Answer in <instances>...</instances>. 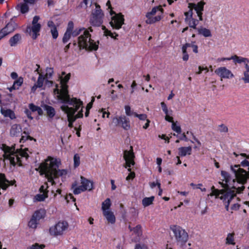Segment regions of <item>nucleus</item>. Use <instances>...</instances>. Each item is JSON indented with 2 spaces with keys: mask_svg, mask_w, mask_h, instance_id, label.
I'll list each match as a JSON object with an SVG mask.
<instances>
[{
  "mask_svg": "<svg viewBox=\"0 0 249 249\" xmlns=\"http://www.w3.org/2000/svg\"><path fill=\"white\" fill-rule=\"evenodd\" d=\"M61 161L51 157L45 160V162L40 164L39 168L41 175H45L48 181L53 185L55 183L54 179L59 177H63L67 174L66 169H58Z\"/></svg>",
  "mask_w": 249,
  "mask_h": 249,
  "instance_id": "f257e3e1",
  "label": "nucleus"
},
{
  "mask_svg": "<svg viewBox=\"0 0 249 249\" xmlns=\"http://www.w3.org/2000/svg\"><path fill=\"white\" fill-rule=\"evenodd\" d=\"M3 151L4 158L10 161L11 164L15 166L18 164L21 166L22 165L24 160H26L29 155L25 150H15V146H8L5 144H2L1 147Z\"/></svg>",
  "mask_w": 249,
  "mask_h": 249,
  "instance_id": "f03ea898",
  "label": "nucleus"
},
{
  "mask_svg": "<svg viewBox=\"0 0 249 249\" xmlns=\"http://www.w3.org/2000/svg\"><path fill=\"white\" fill-rule=\"evenodd\" d=\"M99 41L95 42L91 38V35L88 30H85L82 35L77 38V41H74L73 45L76 47L79 51L83 49L87 51H96L98 49Z\"/></svg>",
  "mask_w": 249,
  "mask_h": 249,
  "instance_id": "7ed1b4c3",
  "label": "nucleus"
},
{
  "mask_svg": "<svg viewBox=\"0 0 249 249\" xmlns=\"http://www.w3.org/2000/svg\"><path fill=\"white\" fill-rule=\"evenodd\" d=\"M70 76V73L65 75V72H62V75L60 77L61 89L59 90L56 88L54 89V92H56L59 94V99L62 101V102L68 104H74V102H76V98H71L68 93L67 83L69 81Z\"/></svg>",
  "mask_w": 249,
  "mask_h": 249,
  "instance_id": "20e7f679",
  "label": "nucleus"
},
{
  "mask_svg": "<svg viewBox=\"0 0 249 249\" xmlns=\"http://www.w3.org/2000/svg\"><path fill=\"white\" fill-rule=\"evenodd\" d=\"M221 175L223 178V181L225 183H222L225 190H231L235 191L236 194L241 193L245 189L244 185L245 183H241L238 178H232L229 173L225 171H221Z\"/></svg>",
  "mask_w": 249,
  "mask_h": 249,
  "instance_id": "39448f33",
  "label": "nucleus"
},
{
  "mask_svg": "<svg viewBox=\"0 0 249 249\" xmlns=\"http://www.w3.org/2000/svg\"><path fill=\"white\" fill-rule=\"evenodd\" d=\"M205 4L206 3L203 0H201L197 3H189L188 4L189 10L184 13V16H185L184 20L190 28L196 29V26L199 23L197 19L193 18V9H194L196 12L203 11Z\"/></svg>",
  "mask_w": 249,
  "mask_h": 249,
  "instance_id": "423d86ee",
  "label": "nucleus"
},
{
  "mask_svg": "<svg viewBox=\"0 0 249 249\" xmlns=\"http://www.w3.org/2000/svg\"><path fill=\"white\" fill-rule=\"evenodd\" d=\"M231 171L234 174L239 181L242 183H246L249 179V160H244L241 162L240 165L231 166Z\"/></svg>",
  "mask_w": 249,
  "mask_h": 249,
  "instance_id": "0eeeda50",
  "label": "nucleus"
},
{
  "mask_svg": "<svg viewBox=\"0 0 249 249\" xmlns=\"http://www.w3.org/2000/svg\"><path fill=\"white\" fill-rule=\"evenodd\" d=\"M212 192L210 193V196H215L216 198H219L223 201L225 205V208L227 211L229 210V207L231 201L236 196V194L235 191L224 189L218 190L215 189L214 186L211 187Z\"/></svg>",
  "mask_w": 249,
  "mask_h": 249,
  "instance_id": "6e6552de",
  "label": "nucleus"
},
{
  "mask_svg": "<svg viewBox=\"0 0 249 249\" xmlns=\"http://www.w3.org/2000/svg\"><path fill=\"white\" fill-rule=\"evenodd\" d=\"M170 229L174 233L177 245L182 247L185 245L189 238L188 233L181 227L177 225H173Z\"/></svg>",
  "mask_w": 249,
  "mask_h": 249,
  "instance_id": "1a4fd4ad",
  "label": "nucleus"
},
{
  "mask_svg": "<svg viewBox=\"0 0 249 249\" xmlns=\"http://www.w3.org/2000/svg\"><path fill=\"white\" fill-rule=\"evenodd\" d=\"M76 101L74 102V104H69L74 107H70L67 105H63L61 107V110L67 114L69 122L73 123L76 120L77 117L74 114L79 109V107L82 106L83 103L80 100L76 99Z\"/></svg>",
  "mask_w": 249,
  "mask_h": 249,
  "instance_id": "9d476101",
  "label": "nucleus"
},
{
  "mask_svg": "<svg viewBox=\"0 0 249 249\" xmlns=\"http://www.w3.org/2000/svg\"><path fill=\"white\" fill-rule=\"evenodd\" d=\"M163 9L160 6H156L152 8L150 12L146 13L145 16L147 19L145 22L148 24H152L159 21L162 18Z\"/></svg>",
  "mask_w": 249,
  "mask_h": 249,
  "instance_id": "9b49d317",
  "label": "nucleus"
},
{
  "mask_svg": "<svg viewBox=\"0 0 249 249\" xmlns=\"http://www.w3.org/2000/svg\"><path fill=\"white\" fill-rule=\"evenodd\" d=\"M95 8L92 11L89 22L93 26L99 27L103 22L104 13L99 5L95 3Z\"/></svg>",
  "mask_w": 249,
  "mask_h": 249,
  "instance_id": "f8f14e48",
  "label": "nucleus"
},
{
  "mask_svg": "<svg viewBox=\"0 0 249 249\" xmlns=\"http://www.w3.org/2000/svg\"><path fill=\"white\" fill-rule=\"evenodd\" d=\"M130 148L131 149V150H125L124 153V158L125 160L126 164L125 167H129V168L128 169V171L130 172V173L126 178V179L127 180L132 179L135 177V173L134 172H131V169L130 168L131 165H134L135 164V161L134 160L135 155L132 150V147L131 146Z\"/></svg>",
  "mask_w": 249,
  "mask_h": 249,
  "instance_id": "ddd939ff",
  "label": "nucleus"
},
{
  "mask_svg": "<svg viewBox=\"0 0 249 249\" xmlns=\"http://www.w3.org/2000/svg\"><path fill=\"white\" fill-rule=\"evenodd\" d=\"M40 18L38 16H35L33 19L32 24V26L27 27L26 32L29 33L32 36L33 39H36L39 35V32L41 29V24L38 23Z\"/></svg>",
  "mask_w": 249,
  "mask_h": 249,
  "instance_id": "4468645a",
  "label": "nucleus"
},
{
  "mask_svg": "<svg viewBox=\"0 0 249 249\" xmlns=\"http://www.w3.org/2000/svg\"><path fill=\"white\" fill-rule=\"evenodd\" d=\"M69 227V224L65 221H60L49 229L50 233L54 236L62 235Z\"/></svg>",
  "mask_w": 249,
  "mask_h": 249,
  "instance_id": "2eb2a0df",
  "label": "nucleus"
},
{
  "mask_svg": "<svg viewBox=\"0 0 249 249\" xmlns=\"http://www.w3.org/2000/svg\"><path fill=\"white\" fill-rule=\"evenodd\" d=\"M110 13L111 15L115 14L114 16L111 17V20L110 22L111 26L113 29L117 30L120 29L122 25L124 24V16L122 13L115 14L112 9H111Z\"/></svg>",
  "mask_w": 249,
  "mask_h": 249,
  "instance_id": "dca6fc26",
  "label": "nucleus"
},
{
  "mask_svg": "<svg viewBox=\"0 0 249 249\" xmlns=\"http://www.w3.org/2000/svg\"><path fill=\"white\" fill-rule=\"evenodd\" d=\"M112 123L116 126H121L125 130H128L130 128V120L124 115L114 117Z\"/></svg>",
  "mask_w": 249,
  "mask_h": 249,
  "instance_id": "f3484780",
  "label": "nucleus"
},
{
  "mask_svg": "<svg viewBox=\"0 0 249 249\" xmlns=\"http://www.w3.org/2000/svg\"><path fill=\"white\" fill-rule=\"evenodd\" d=\"M44 211L42 210L36 211L32 216L28 222V226L30 228L36 229L39 223V221L44 217Z\"/></svg>",
  "mask_w": 249,
  "mask_h": 249,
  "instance_id": "a211bd4d",
  "label": "nucleus"
},
{
  "mask_svg": "<svg viewBox=\"0 0 249 249\" xmlns=\"http://www.w3.org/2000/svg\"><path fill=\"white\" fill-rule=\"evenodd\" d=\"M214 72L221 78L229 79L234 76L231 71L225 67L218 68L215 70Z\"/></svg>",
  "mask_w": 249,
  "mask_h": 249,
  "instance_id": "6ab92c4d",
  "label": "nucleus"
},
{
  "mask_svg": "<svg viewBox=\"0 0 249 249\" xmlns=\"http://www.w3.org/2000/svg\"><path fill=\"white\" fill-rule=\"evenodd\" d=\"M10 135L11 137H18L22 133V127L19 124H14L10 129Z\"/></svg>",
  "mask_w": 249,
  "mask_h": 249,
  "instance_id": "aec40b11",
  "label": "nucleus"
},
{
  "mask_svg": "<svg viewBox=\"0 0 249 249\" xmlns=\"http://www.w3.org/2000/svg\"><path fill=\"white\" fill-rule=\"evenodd\" d=\"M81 184L85 191H91L93 189V183L85 177L81 176Z\"/></svg>",
  "mask_w": 249,
  "mask_h": 249,
  "instance_id": "412c9836",
  "label": "nucleus"
},
{
  "mask_svg": "<svg viewBox=\"0 0 249 249\" xmlns=\"http://www.w3.org/2000/svg\"><path fill=\"white\" fill-rule=\"evenodd\" d=\"M231 60H232L235 64H241L244 63L245 68H246L247 65H249V59L246 57L242 56H238L236 55H234L231 57Z\"/></svg>",
  "mask_w": 249,
  "mask_h": 249,
  "instance_id": "4be33fe9",
  "label": "nucleus"
},
{
  "mask_svg": "<svg viewBox=\"0 0 249 249\" xmlns=\"http://www.w3.org/2000/svg\"><path fill=\"white\" fill-rule=\"evenodd\" d=\"M14 31V28L12 26V24L10 23H8L5 27L3 28L0 31V36H1L2 38L6 36L7 35L9 34L10 33Z\"/></svg>",
  "mask_w": 249,
  "mask_h": 249,
  "instance_id": "5701e85b",
  "label": "nucleus"
},
{
  "mask_svg": "<svg viewBox=\"0 0 249 249\" xmlns=\"http://www.w3.org/2000/svg\"><path fill=\"white\" fill-rule=\"evenodd\" d=\"M48 26L50 28V32L53 38L56 39L58 36V33L57 28L52 20H49L47 23Z\"/></svg>",
  "mask_w": 249,
  "mask_h": 249,
  "instance_id": "b1692460",
  "label": "nucleus"
},
{
  "mask_svg": "<svg viewBox=\"0 0 249 249\" xmlns=\"http://www.w3.org/2000/svg\"><path fill=\"white\" fill-rule=\"evenodd\" d=\"M0 113L4 117H9L11 120L15 119L16 118L14 112L10 109H5L1 107Z\"/></svg>",
  "mask_w": 249,
  "mask_h": 249,
  "instance_id": "393cba45",
  "label": "nucleus"
},
{
  "mask_svg": "<svg viewBox=\"0 0 249 249\" xmlns=\"http://www.w3.org/2000/svg\"><path fill=\"white\" fill-rule=\"evenodd\" d=\"M43 108L46 111L47 115L49 119H52L54 117L56 112L53 107L48 105H44Z\"/></svg>",
  "mask_w": 249,
  "mask_h": 249,
  "instance_id": "a878e982",
  "label": "nucleus"
},
{
  "mask_svg": "<svg viewBox=\"0 0 249 249\" xmlns=\"http://www.w3.org/2000/svg\"><path fill=\"white\" fill-rule=\"evenodd\" d=\"M21 36L20 34H16L13 36L11 37L9 40V42L10 45L11 47L16 46L21 40Z\"/></svg>",
  "mask_w": 249,
  "mask_h": 249,
  "instance_id": "bb28decb",
  "label": "nucleus"
},
{
  "mask_svg": "<svg viewBox=\"0 0 249 249\" xmlns=\"http://www.w3.org/2000/svg\"><path fill=\"white\" fill-rule=\"evenodd\" d=\"M9 181L6 178L4 174L0 173V189L6 190L9 187L8 183Z\"/></svg>",
  "mask_w": 249,
  "mask_h": 249,
  "instance_id": "cd10ccee",
  "label": "nucleus"
},
{
  "mask_svg": "<svg viewBox=\"0 0 249 249\" xmlns=\"http://www.w3.org/2000/svg\"><path fill=\"white\" fill-rule=\"evenodd\" d=\"M196 29L198 35H202L205 37H211L212 36L211 31L207 28L200 27V28H196Z\"/></svg>",
  "mask_w": 249,
  "mask_h": 249,
  "instance_id": "c85d7f7f",
  "label": "nucleus"
},
{
  "mask_svg": "<svg viewBox=\"0 0 249 249\" xmlns=\"http://www.w3.org/2000/svg\"><path fill=\"white\" fill-rule=\"evenodd\" d=\"M104 216L109 223L114 224L116 221L115 217L113 213L110 211H107L103 213Z\"/></svg>",
  "mask_w": 249,
  "mask_h": 249,
  "instance_id": "c756f323",
  "label": "nucleus"
},
{
  "mask_svg": "<svg viewBox=\"0 0 249 249\" xmlns=\"http://www.w3.org/2000/svg\"><path fill=\"white\" fill-rule=\"evenodd\" d=\"M191 152L192 147L191 146L181 147L178 148V154L181 157H184L187 154L190 155Z\"/></svg>",
  "mask_w": 249,
  "mask_h": 249,
  "instance_id": "7c9ffc66",
  "label": "nucleus"
},
{
  "mask_svg": "<svg viewBox=\"0 0 249 249\" xmlns=\"http://www.w3.org/2000/svg\"><path fill=\"white\" fill-rule=\"evenodd\" d=\"M71 188L73 189V193L75 195H78L80 194L81 192L86 191L85 190H84V189L83 188L82 185L77 187L76 182L72 184Z\"/></svg>",
  "mask_w": 249,
  "mask_h": 249,
  "instance_id": "2f4dec72",
  "label": "nucleus"
},
{
  "mask_svg": "<svg viewBox=\"0 0 249 249\" xmlns=\"http://www.w3.org/2000/svg\"><path fill=\"white\" fill-rule=\"evenodd\" d=\"M111 205V203L110 198H107L102 204V209L103 210V212L104 213L105 212L109 211Z\"/></svg>",
  "mask_w": 249,
  "mask_h": 249,
  "instance_id": "473e14b6",
  "label": "nucleus"
},
{
  "mask_svg": "<svg viewBox=\"0 0 249 249\" xmlns=\"http://www.w3.org/2000/svg\"><path fill=\"white\" fill-rule=\"evenodd\" d=\"M155 197L151 196L149 197H144L142 200V204L144 207H147L153 204V202L154 200Z\"/></svg>",
  "mask_w": 249,
  "mask_h": 249,
  "instance_id": "72a5a7b5",
  "label": "nucleus"
},
{
  "mask_svg": "<svg viewBox=\"0 0 249 249\" xmlns=\"http://www.w3.org/2000/svg\"><path fill=\"white\" fill-rule=\"evenodd\" d=\"M246 70L243 72V77L241 78L244 83H249V65H247Z\"/></svg>",
  "mask_w": 249,
  "mask_h": 249,
  "instance_id": "f704fd0d",
  "label": "nucleus"
},
{
  "mask_svg": "<svg viewBox=\"0 0 249 249\" xmlns=\"http://www.w3.org/2000/svg\"><path fill=\"white\" fill-rule=\"evenodd\" d=\"M234 233H230L228 234L227 237L226 239V243L227 244L232 245H234L235 244V243L234 242Z\"/></svg>",
  "mask_w": 249,
  "mask_h": 249,
  "instance_id": "c9c22d12",
  "label": "nucleus"
},
{
  "mask_svg": "<svg viewBox=\"0 0 249 249\" xmlns=\"http://www.w3.org/2000/svg\"><path fill=\"white\" fill-rule=\"evenodd\" d=\"M23 82V79L22 77H19L17 80H16L12 87L13 89H18L19 87L21 86Z\"/></svg>",
  "mask_w": 249,
  "mask_h": 249,
  "instance_id": "e433bc0d",
  "label": "nucleus"
},
{
  "mask_svg": "<svg viewBox=\"0 0 249 249\" xmlns=\"http://www.w3.org/2000/svg\"><path fill=\"white\" fill-rule=\"evenodd\" d=\"M18 7H19L20 12L22 14L27 13L29 11V7L25 3H21L18 5Z\"/></svg>",
  "mask_w": 249,
  "mask_h": 249,
  "instance_id": "4c0bfd02",
  "label": "nucleus"
},
{
  "mask_svg": "<svg viewBox=\"0 0 249 249\" xmlns=\"http://www.w3.org/2000/svg\"><path fill=\"white\" fill-rule=\"evenodd\" d=\"M46 78L41 74H39L36 83L38 88L42 87Z\"/></svg>",
  "mask_w": 249,
  "mask_h": 249,
  "instance_id": "58836bf2",
  "label": "nucleus"
},
{
  "mask_svg": "<svg viewBox=\"0 0 249 249\" xmlns=\"http://www.w3.org/2000/svg\"><path fill=\"white\" fill-rule=\"evenodd\" d=\"M74 167L75 168L79 166L80 163V158L78 154H75L73 157Z\"/></svg>",
  "mask_w": 249,
  "mask_h": 249,
  "instance_id": "ea45409f",
  "label": "nucleus"
},
{
  "mask_svg": "<svg viewBox=\"0 0 249 249\" xmlns=\"http://www.w3.org/2000/svg\"><path fill=\"white\" fill-rule=\"evenodd\" d=\"M71 33L68 32H65L62 38V42L63 43H66L71 38Z\"/></svg>",
  "mask_w": 249,
  "mask_h": 249,
  "instance_id": "a19ab883",
  "label": "nucleus"
},
{
  "mask_svg": "<svg viewBox=\"0 0 249 249\" xmlns=\"http://www.w3.org/2000/svg\"><path fill=\"white\" fill-rule=\"evenodd\" d=\"M134 232L138 236L142 234V226L141 225H137L133 229Z\"/></svg>",
  "mask_w": 249,
  "mask_h": 249,
  "instance_id": "79ce46f5",
  "label": "nucleus"
},
{
  "mask_svg": "<svg viewBox=\"0 0 249 249\" xmlns=\"http://www.w3.org/2000/svg\"><path fill=\"white\" fill-rule=\"evenodd\" d=\"M172 129L173 131L176 132L178 134L181 132V128L179 125H178L175 122H173L172 124Z\"/></svg>",
  "mask_w": 249,
  "mask_h": 249,
  "instance_id": "37998d69",
  "label": "nucleus"
},
{
  "mask_svg": "<svg viewBox=\"0 0 249 249\" xmlns=\"http://www.w3.org/2000/svg\"><path fill=\"white\" fill-rule=\"evenodd\" d=\"M85 30V28H76L74 30H73V31L71 32V36H72L73 37L76 36L78 35H79L82 31H84Z\"/></svg>",
  "mask_w": 249,
  "mask_h": 249,
  "instance_id": "c03bdc74",
  "label": "nucleus"
},
{
  "mask_svg": "<svg viewBox=\"0 0 249 249\" xmlns=\"http://www.w3.org/2000/svg\"><path fill=\"white\" fill-rule=\"evenodd\" d=\"M219 131L221 133H227L228 132V127L224 124H221L218 125Z\"/></svg>",
  "mask_w": 249,
  "mask_h": 249,
  "instance_id": "a18cd8bd",
  "label": "nucleus"
},
{
  "mask_svg": "<svg viewBox=\"0 0 249 249\" xmlns=\"http://www.w3.org/2000/svg\"><path fill=\"white\" fill-rule=\"evenodd\" d=\"M47 197V195L45 194L44 193L43 194H37L36 196V199L38 201H42L44 200L45 198Z\"/></svg>",
  "mask_w": 249,
  "mask_h": 249,
  "instance_id": "49530a36",
  "label": "nucleus"
},
{
  "mask_svg": "<svg viewBox=\"0 0 249 249\" xmlns=\"http://www.w3.org/2000/svg\"><path fill=\"white\" fill-rule=\"evenodd\" d=\"M124 109L125 114L127 116H130L131 115H134V113H135L131 110V108L129 106H125Z\"/></svg>",
  "mask_w": 249,
  "mask_h": 249,
  "instance_id": "de8ad7c7",
  "label": "nucleus"
},
{
  "mask_svg": "<svg viewBox=\"0 0 249 249\" xmlns=\"http://www.w3.org/2000/svg\"><path fill=\"white\" fill-rule=\"evenodd\" d=\"M46 71L47 72L45 74V77L46 78H50L52 76L53 72V69L51 68H47Z\"/></svg>",
  "mask_w": 249,
  "mask_h": 249,
  "instance_id": "09e8293b",
  "label": "nucleus"
},
{
  "mask_svg": "<svg viewBox=\"0 0 249 249\" xmlns=\"http://www.w3.org/2000/svg\"><path fill=\"white\" fill-rule=\"evenodd\" d=\"M134 116L138 118L141 120L144 121L147 120V115L145 114H138L137 113H134Z\"/></svg>",
  "mask_w": 249,
  "mask_h": 249,
  "instance_id": "8fccbe9b",
  "label": "nucleus"
},
{
  "mask_svg": "<svg viewBox=\"0 0 249 249\" xmlns=\"http://www.w3.org/2000/svg\"><path fill=\"white\" fill-rule=\"evenodd\" d=\"M74 24L72 21H70L68 22V26L66 29V32H70L71 33V32L73 30Z\"/></svg>",
  "mask_w": 249,
  "mask_h": 249,
  "instance_id": "3c124183",
  "label": "nucleus"
},
{
  "mask_svg": "<svg viewBox=\"0 0 249 249\" xmlns=\"http://www.w3.org/2000/svg\"><path fill=\"white\" fill-rule=\"evenodd\" d=\"M45 247L44 245H39L37 243L32 245L29 249H43Z\"/></svg>",
  "mask_w": 249,
  "mask_h": 249,
  "instance_id": "603ef678",
  "label": "nucleus"
},
{
  "mask_svg": "<svg viewBox=\"0 0 249 249\" xmlns=\"http://www.w3.org/2000/svg\"><path fill=\"white\" fill-rule=\"evenodd\" d=\"M162 109L165 114H168V110L166 104L162 102L160 104Z\"/></svg>",
  "mask_w": 249,
  "mask_h": 249,
  "instance_id": "864d4df0",
  "label": "nucleus"
},
{
  "mask_svg": "<svg viewBox=\"0 0 249 249\" xmlns=\"http://www.w3.org/2000/svg\"><path fill=\"white\" fill-rule=\"evenodd\" d=\"M38 106L35 105L33 103H31L29 105V107L31 111L36 112V111L37 108Z\"/></svg>",
  "mask_w": 249,
  "mask_h": 249,
  "instance_id": "5fc2aeb1",
  "label": "nucleus"
},
{
  "mask_svg": "<svg viewBox=\"0 0 249 249\" xmlns=\"http://www.w3.org/2000/svg\"><path fill=\"white\" fill-rule=\"evenodd\" d=\"M24 112L29 119H30V120L33 119V117L32 116L31 111L29 110L28 109H26L24 111Z\"/></svg>",
  "mask_w": 249,
  "mask_h": 249,
  "instance_id": "6e6d98bb",
  "label": "nucleus"
},
{
  "mask_svg": "<svg viewBox=\"0 0 249 249\" xmlns=\"http://www.w3.org/2000/svg\"><path fill=\"white\" fill-rule=\"evenodd\" d=\"M114 90H112L111 91L110 97L112 100H115L118 98V95L116 94H114Z\"/></svg>",
  "mask_w": 249,
  "mask_h": 249,
  "instance_id": "4d7b16f0",
  "label": "nucleus"
},
{
  "mask_svg": "<svg viewBox=\"0 0 249 249\" xmlns=\"http://www.w3.org/2000/svg\"><path fill=\"white\" fill-rule=\"evenodd\" d=\"M179 139L180 140H183L185 142H188L189 141L187 136H186L184 133H182L179 137Z\"/></svg>",
  "mask_w": 249,
  "mask_h": 249,
  "instance_id": "13d9d810",
  "label": "nucleus"
},
{
  "mask_svg": "<svg viewBox=\"0 0 249 249\" xmlns=\"http://www.w3.org/2000/svg\"><path fill=\"white\" fill-rule=\"evenodd\" d=\"M240 205L237 203L234 204L231 207V210L237 211L239 209Z\"/></svg>",
  "mask_w": 249,
  "mask_h": 249,
  "instance_id": "bf43d9fd",
  "label": "nucleus"
},
{
  "mask_svg": "<svg viewBox=\"0 0 249 249\" xmlns=\"http://www.w3.org/2000/svg\"><path fill=\"white\" fill-rule=\"evenodd\" d=\"M165 119L166 121L169 122H171L173 123V122H174L173 121V118L172 117H171L170 116L168 115V114H166V116H165Z\"/></svg>",
  "mask_w": 249,
  "mask_h": 249,
  "instance_id": "052dcab7",
  "label": "nucleus"
},
{
  "mask_svg": "<svg viewBox=\"0 0 249 249\" xmlns=\"http://www.w3.org/2000/svg\"><path fill=\"white\" fill-rule=\"evenodd\" d=\"M190 185L193 187L194 189H200V186H202V184L201 183H199L198 184H195L194 183H191Z\"/></svg>",
  "mask_w": 249,
  "mask_h": 249,
  "instance_id": "680f3d73",
  "label": "nucleus"
},
{
  "mask_svg": "<svg viewBox=\"0 0 249 249\" xmlns=\"http://www.w3.org/2000/svg\"><path fill=\"white\" fill-rule=\"evenodd\" d=\"M198 69H199V71L196 72V73L198 74H201V72H202V71H203V70H206L207 72L208 71V68L207 67L203 68V67H202L201 66H199L198 67Z\"/></svg>",
  "mask_w": 249,
  "mask_h": 249,
  "instance_id": "e2e57ef3",
  "label": "nucleus"
},
{
  "mask_svg": "<svg viewBox=\"0 0 249 249\" xmlns=\"http://www.w3.org/2000/svg\"><path fill=\"white\" fill-rule=\"evenodd\" d=\"M191 135L193 136L194 140L197 142L199 146H201V143L200 142L196 137V136L194 135L193 132H190Z\"/></svg>",
  "mask_w": 249,
  "mask_h": 249,
  "instance_id": "0e129e2a",
  "label": "nucleus"
},
{
  "mask_svg": "<svg viewBox=\"0 0 249 249\" xmlns=\"http://www.w3.org/2000/svg\"><path fill=\"white\" fill-rule=\"evenodd\" d=\"M202 12L203 11H198V12H196V14H197V15L199 18V20H198V21L200 20V21H202L203 20V18H202Z\"/></svg>",
  "mask_w": 249,
  "mask_h": 249,
  "instance_id": "69168bd1",
  "label": "nucleus"
},
{
  "mask_svg": "<svg viewBox=\"0 0 249 249\" xmlns=\"http://www.w3.org/2000/svg\"><path fill=\"white\" fill-rule=\"evenodd\" d=\"M231 57H222V58H218L217 59V62H221V61H224L225 60H231Z\"/></svg>",
  "mask_w": 249,
  "mask_h": 249,
  "instance_id": "338daca9",
  "label": "nucleus"
},
{
  "mask_svg": "<svg viewBox=\"0 0 249 249\" xmlns=\"http://www.w3.org/2000/svg\"><path fill=\"white\" fill-rule=\"evenodd\" d=\"M195 42H192L191 43H185V44H184L182 47L186 48V49H187L188 47H192V46L194 45V43Z\"/></svg>",
  "mask_w": 249,
  "mask_h": 249,
  "instance_id": "774afa93",
  "label": "nucleus"
}]
</instances>
